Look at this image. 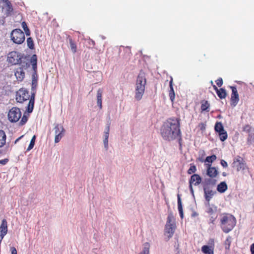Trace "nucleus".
<instances>
[{"instance_id": "obj_46", "label": "nucleus", "mask_w": 254, "mask_h": 254, "mask_svg": "<svg viewBox=\"0 0 254 254\" xmlns=\"http://www.w3.org/2000/svg\"><path fill=\"white\" fill-rule=\"evenodd\" d=\"M104 143L105 147L107 148L108 144V138H105L104 140Z\"/></svg>"}, {"instance_id": "obj_6", "label": "nucleus", "mask_w": 254, "mask_h": 254, "mask_svg": "<svg viewBox=\"0 0 254 254\" xmlns=\"http://www.w3.org/2000/svg\"><path fill=\"white\" fill-rule=\"evenodd\" d=\"M11 40L16 44H21L25 41V35L20 29L13 30L10 34Z\"/></svg>"}, {"instance_id": "obj_51", "label": "nucleus", "mask_w": 254, "mask_h": 254, "mask_svg": "<svg viewBox=\"0 0 254 254\" xmlns=\"http://www.w3.org/2000/svg\"><path fill=\"white\" fill-rule=\"evenodd\" d=\"M197 215H198V214L196 212H193L192 214V216H193V217H195V216H196Z\"/></svg>"}, {"instance_id": "obj_15", "label": "nucleus", "mask_w": 254, "mask_h": 254, "mask_svg": "<svg viewBox=\"0 0 254 254\" xmlns=\"http://www.w3.org/2000/svg\"><path fill=\"white\" fill-rule=\"evenodd\" d=\"M203 190L205 199L208 202V203H209V202L215 194V192L212 190V189L208 185H204Z\"/></svg>"}, {"instance_id": "obj_2", "label": "nucleus", "mask_w": 254, "mask_h": 254, "mask_svg": "<svg viewBox=\"0 0 254 254\" xmlns=\"http://www.w3.org/2000/svg\"><path fill=\"white\" fill-rule=\"evenodd\" d=\"M236 220L235 217L229 213L221 215L220 219V226L222 231L228 233L235 226Z\"/></svg>"}, {"instance_id": "obj_50", "label": "nucleus", "mask_w": 254, "mask_h": 254, "mask_svg": "<svg viewBox=\"0 0 254 254\" xmlns=\"http://www.w3.org/2000/svg\"><path fill=\"white\" fill-rule=\"evenodd\" d=\"M108 137H109V133L108 132H105V138H108Z\"/></svg>"}, {"instance_id": "obj_7", "label": "nucleus", "mask_w": 254, "mask_h": 254, "mask_svg": "<svg viewBox=\"0 0 254 254\" xmlns=\"http://www.w3.org/2000/svg\"><path fill=\"white\" fill-rule=\"evenodd\" d=\"M8 119L11 123L18 122L21 117L20 109L17 107H12L8 113Z\"/></svg>"}, {"instance_id": "obj_35", "label": "nucleus", "mask_w": 254, "mask_h": 254, "mask_svg": "<svg viewBox=\"0 0 254 254\" xmlns=\"http://www.w3.org/2000/svg\"><path fill=\"white\" fill-rule=\"evenodd\" d=\"M35 138H36V136H35V135H34L32 137V138L30 141V144L27 149V151L30 150L31 149H32L33 148L34 144H35Z\"/></svg>"}, {"instance_id": "obj_26", "label": "nucleus", "mask_w": 254, "mask_h": 254, "mask_svg": "<svg viewBox=\"0 0 254 254\" xmlns=\"http://www.w3.org/2000/svg\"><path fill=\"white\" fill-rule=\"evenodd\" d=\"M6 135L5 132L0 129V147L4 146L6 143Z\"/></svg>"}, {"instance_id": "obj_5", "label": "nucleus", "mask_w": 254, "mask_h": 254, "mask_svg": "<svg viewBox=\"0 0 254 254\" xmlns=\"http://www.w3.org/2000/svg\"><path fill=\"white\" fill-rule=\"evenodd\" d=\"M23 58V54L17 51H13L8 54L7 61L11 65H16L21 63L22 59Z\"/></svg>"}, {"instance_id": "obj_10", "label": "nucleus", "mask_w": 254, "mask_h": 254, "mask_svg": "<svg viewBox=\"0 0 254 254\" xmlns=\"http://www.w3.org/2000/svg\"><path fill=\"white\" fill-rule=\"evenodd\" d=\"M206 212L209 217V223L214 224L217 217V207L214 206H211L209 203H208Z\"/></svg>"}, {"instance_id": "obj_16", "label": "nucleus", "mask_w": 254, "mask_h": 254, "mask_svg": "<svg viewBox=\"0 0 254 254\" xmlns=\"http://www.w3.org/2000/svg\"><path fill=\"white\" fill-rule=\"evenodd\" d=\"M3 3L2 8L5 10V14L6 16L10 15L13 11V7L10 1L8 0H2Z\"/></svg>"}, {"instance_id": "obj_28", "label": "nucleus", "mask_w": 254, "mask_h": 254, "mask_svg": "<svg viewBox=\"0 0 254 254\" xmlns=\"http://www.w3.org/2000/svg\"><path fill=\"white\" fill-rule=\"evenodd\" d=\"M38 75L37 71H34L32 75V89L34 90L37 86Z\"/></svg>"}, {"instance_id": "obj_48", "label": "nucleus", "mask_w": 254, "mask_h": 254, "mask_svg": "<svg viewBox=\"0 0 254 254\" xmlns=\"http://www.w3.org/2000/svg\"><path fill=\"white\" fill-rule=\"evenodd\" d=\"M23 137V135L20 136L19 137H18V138H17L15 141H14V143H16L22 137Z\"/></svg>"}, {"instance_id": "obj_32", "label": "nucleus", "mask_w": 254, "mask_h": 254, "mask_svg": "<svg viewBox=\"0 0 254 254\" xmlns=\"http://www.w3.org/2000/svg\"><path fill=\"white\" fill-rule=\"evenodd\" d=\"M232 242V237L230 236H228L224 242L225 248L226 250H229Z\"/></svg>"}, {"instance_id": "obj_27", "label": "nucleus", "mask_w": 254, "mask_h": 254, "mask_svg": "<svg viewBox=\"0 0 254 254\" xmlns=\"http://www.w3.org/2000/svg\"><path fill=\"white\" fill-rule=\"evenodd\" d=\"M228 189L227 185L225 182H221L218 185L217 190L220 193L224 192Z\"/></svg>"}, {"instance_id": "obj_54", "label": "nucleus", "mask_w": 254, "mask_h": 254, "mask_svg": "<svg viewBox=\"0 0 254 254\" xmlns=\"http://www.w3.org/2000/svg\"><path fill=\"white\" fill-rule=\"evenodd\" d=\"M249 135V137L248 138V140H251V138H252V136H251V135L250 134Z\"/></svg>"}, {"instance_id": "obj_39", "label": "nucleus", "mask_w": 254, "mask_h": 254, "mask_svg": "<svg viewBox=\"0 0 254 254\" xmlns=\"http://www.w3.org/2000/svg\"><path fill=\"white\" fill-rule=\"evenodd\" d=\"M251 130V127L249 125H246L244 127V131L248 133H250Z\"/></svg>"}, {"instance_id": "obj_20", "label": "nucleus", "mask_w": 254, "mask_h": 254, "mask_svg": "<svg viewBox=\"0 0 254 254\" xmlns=\"http://www.w3.org/2000/svg\"><path fill=\"white\" fill-rule=\"evenodd\" d=\"M201 107V113H203L204 112H209L210 111V103L208 101L203 100L200 102Z\"/></svg>"}, {"instance_id": "obj_44", "label": "nucleus", "mask_w": 254, "mask_h": 254, "mask_svg": "<svg viewBox=\"0 0 254 254\" xmlns=\"http://www.w3.org/2000/svg\"><path fill=\"white\" fill-rule=\"evenodd\" d=\"M24 31L26 36H29L30 35V30L28 27L26 28V29L24 30Z\"/></svg>"}, {"instance_id": "obj_36", "label": "nucleus", "mask_w": 254, "mask_h": 254, "mask_svg": "<svg viewBox=\"0 0 254 254\" xmlns=\"http://www.w3.org/2000/svg\"><path fill=\"white\" fill-rule=\"evenodd\" d=\"M216 159V156L215 155L213 154L211 156H207L206 158L205 161L211 163L213 161H214Z\"/></svg>"}, {"instance_id": "obj_37", "label": "nucleus", "mask_w": 254, "mask_h": 254, "mask_svg": "<svg viewBox=\"0 0 254 254\" xmlns=\"http://www.w3.org/2000/svg\"><path fill=\"white\" fill-rule=\"evenodd\" d=\"M27 120H28L27 117L24 115L22 117L21 120H20V121L19 122V125L21 126L24 125L27 122Z\"/></svg>"}, {"instance_id": "obj_24", "label": "nucleus", "mask_w": 254, "mask_h": 254, "mask_svg": "<svg viewBox=\"0 0 254 254\" xmlns=\"http://www.w3.org/2000/svg\"><path fill=\"white\" fill-rule=\"evenodd\" d=\"M201 251L204 254H214V247L204 245L201 247Z\"/></svg>"}, {"instance_id": "obj_29", "label": "nucleus", "mask_w": 254, "mask_h": 254, "mask_svg": "<svg viewBox=\"0 0 254 254\" xmlns=\"http://www.w3.org/2000/svg\"><path fill=\"white\" fill-rule=\"evenodd\" d=\"M178 210L179 212L180 217H181V219H182L184 218L183 206H182L181 197L179 194L178 195Z\"/></svg>"}, {"instance_id": "obj_33", "label": "nucleus", "mask_w": 254, "mask_h": 254, "mask_svg": "<svg viewBox=\"0 0 254 254\" xmlns=\"http://www.w3.org/2000/svg\"><path fill=\"white\" fill-rule=\"evenodd\" d=\"M27 44L28 48L31 50L34 49V44L33 39L31 37H29L27 39Z\"/></svg>"}, {"instance_id": "obj_21", "label": "nucleus", "mask_w": 254, "mask_h": 254, "mask_svg": "<svg viewBox=\"0 0 254 254\" xmlns=\"http://www.w3.org/2000/svg\"><path fill=\"white\" fill-rule=\"evenodd\" d=\"M102 94L103 90L99 89L97 92V104L100 109L102 108Z\"/></svg>"}, {"instance_id": "obj_40", "label": "nucleus", "mask_w": 254, "mask_h": 254, "mask_svg": "<svg viewBox=\"0 0 254 254\" xmlns=\"http://www.w3.org/2000/svg\"><path fill=\"white\" fill-rule=\"evenodd\" d=\"M221 165L224 168L228 167V164L226 161L224 160H221L220 162Z\"/></svg>"}, {"instance_id": "obj_13", "label": "nucleus", "mask_w": 254, "mask_h": 254, "mask_svg": "<svg viewBox=\"0 0 254 254\" xmlns=\"http://www.w3.org/2000/svg\"><path fill=\"white\" fill-rule=\"evenodd\" d=\"M233 167L236 168L238 171H244L246 168L244 159L240 156H237L234 159Z\"/></svg>"}, {"instance_id": "obj_25", "label": "nucleus", "mask_w": 254, "mask_h": 254, "mask_svg": "<svg viewBox=\"0 0 254 254\" xmlns=\"http://www.w3.org/2000/svg\"><path fill=\"white\" fill-rule=\"evenodd\" d=\"M30 63L32 64L33 71H37V57L35 54L33 55L30 59Z\"/></svg>"}, {"instance_id": "obj_23", "label": "nucleus", "mask_w": 254, "mask_h": 254, "mask_svg": "<svg viewBox=\"0 0 254 254\" xmlns=\"http://www.w3.org/2000/svg\"><path fill=\"white\" fill-rule=\"evenodd\" d=\"M68 40L70 49L73 54H75L77 52V45L75 42L71 38L70 36H68L67 37Z\"/></svg>"}, {"instance_id": "obj_8", "label": "nucleus", "mask_w": 254, "mask_h": 254, "mask_svg": "<svg viewBox=\"0 0 254 254\" xmlns=\"http://www.w3.org/2000/svg\"><path fill=\"white\" fill-rule=\"evenodd\" d=\"M16 101L20 103L27 101L30 98V95L28 91L26 89L21 88L19 89L16 92L15 95Z\"/></svg>"}, {"instance_id": "obj_34", "label": "nucleus", "mask_w": 254, "mask_h": 254, "mask_svg": "<svg viewBox=\"0 0 254 254\" xmlns=\"http://www.w3.org/2000/svg\"><path fill=\"white\" fill-rule=\"evenodd\" d=\"M196 171V166L193 164H190V167L187 171L188 174L194 173Z\"/></svg>"}, {"instance_id": "obj_30", "label": "nucleus", "mask_w": 254, "mask_h": 254, "mask_svg": "<svg viewBox=\"0 0 254 254\" xmlns=\"http://www.w3.org/2000/svg\"><path fill=\"white\" fill-rule=\"evenodd\" d=\"M216 93L220 99H224L227 96V92L225 89L220 88L217 92Z\"/></svg>"}, {"instance_id": "obj_1", "label": "nucleus", "mask_w": 254, "mask_h": 254, "mask_svg": "<svg viewBox=\"0 0 254 254\" xmlns=\"http://www.w3.org/2000/svg\"><path fill=\"white\" fill-rule=\"evenodd\" d=\"M180 120L175 118L168 119L161 129V134L164 139L172 140L180 134Z\"/></svg>"}, {"instance_id": "obj_9", "label": "nucleus", "mask_w": 254, "mask_h": 254, "mask_svg": "<svg viewBox=\"0 0 254 254\" xmlns=\"http://www.w3.org/2000/svg\"><path fill=\"white\" fill-rule=\"evenodd\" d=\"M214 130L215 132H218L220 139L224 141L227 139L228 134L227 131L224 129V127L221 122H217L215 125Z\"/></svg>"}, {"instance_id": "obj_41", "label": "nucleus", "mask_w": 254, "mask_h": 254, "mask_svg": "<svg viewBox=\"0 0 254 254\" xmlns=\"http://www.w3.org/2000/svg\"><path fill=\"white\" fill-rule=\"evenodd\" d=\"M10 251H11V254H17V250L15 247H11Z\"/></svg>"}, {"instance_id": "obj_12", "label": "nucleus", "mask_w": 254, "mask_h": 254, "mask_svg": "<svg viewBox=\"0 0 254 254\" xmlns=\"http://www.w3.org/2000/svg\"><path fill=\"white\" fill-rule=\"evenodd\" d=\"M201 182V178L196 174H193L189 180V189L191 193L193 195L194 191L192 188V185L198 186Z\"/></svg>"}, {"instance_id": "obj_38", "label": "nucleus", "mask_w": 254, "mask_h": 254, "mask_svg": "<svg viewBox=\"0 0 254 254\" xmlns=\"http://www.w3.org/2000/svg\"><path fill=\"white\" fill-rule=\"evenodd\" d=\"M216 83L219 87H221L223 83V79L222 78L220 77L218 79H217L216 81Z\"/></svg>"}, {"instance_id": "obj_17", "label": "nucleus", "mask_w": 254, "mask_h": 254, "mask_svg": "<svg viewBox=\"0 0 254 254\" xmlns=\"http://www.w3.org/2000/svg\"><path fill=\"white\" fill-rule=\"evenodd\" d=\"M35 92H33L31 95L30 96L29 101L27 107L26 111L28 113H30L32 112L34 106V103H35Z\"/></svg>"}, {"instance_id": "obj_4", "label": "nucleus", "mask_w": 254, "mask_h": 254, "mask_svg": "<svg viewBox=\"0 0 254 254\" xmlns=\"http://www.w3.org/2000/svg\"><path fill=\"white\" fill-rule=\"evenodd\" d=\"M174 221L175 219L172 214H169L167 217V222L165 227V234L169 238L173 236L176 229V224Z\"/></svg>"}, {"instance_id": "obj_22", "label": "nucleus", "mask_w": 254, "mask_h": 254, "mask_svg": "<svg viewBox=\"0 0 254 254\" xmlns=\"http://www.w3.org/2000/svg\"><path fill=\"white\" fill-rule=\"evenodd\" d=\"M169 87L170 90L169 96L172 102H173L175 98V94L173 87V78L172 77H171V79L169 82Z\"/></svg>"}, {"instance_id": "obj_43", "label": "nucleus", "mask_w": 254, "mask_h": 254, "mask_svg": "<svg viewBox=\"0 0 254 254\" xmlns=\"http://www.w3.org/2000/svg\"><path fill=\"white\" fill-rule=\"evenodd\" d=\"M8 161V159H4L3 160H0V164H1L2 165H5L7 163Z\"/></svg>"}, {"instance_id": "obj_52", "label": "nucleus", "mask_w": 254, "mask_h": 254, "mask_svg": "<svg viewBox=\"0 0 254 254\" xmlns=\"http://www.w3.org/2000/svg\"><path fill=\"white\" fill-rule=\"evenodd\" d=\"M106 130V132H108L109 133V130H110V126H107Z\"/></svg>"}, {"instance_id": "obj_19", "label": "nucleus", "mask_w": 254, "mask_h": 254, "mask_svg": "<svg viewBox=\"0 0 254 254\" xmlns=\"http://www.w3.org/2000/svg\"><path fill=\"white\" fill-rule=\"evenodd\" d=\"M218 174V172L214 167H211V165L209 164V167L207 170V175L211 178H215Z\"/></svg>"}, {"instance_id": "obj_3", "label": "nucleus", "mask_w": 254, "mask_h": 254, "mask_svg": "<svg viewBox=\"0 0 254 254\" xmlns=\"http://www.w3.org/2000/svg\"><path fill=\"white\" fill-rule=\"evenodd\" d=\"M146 84L145 74L142 70H141L137 76L135 84L134 97L137 101L142 99L144 93Z\"/></svg>"}, {"instance_id": "obj_42", "label": "nucleus", "mask_w": 254, "mask_h": 254, "mask_svg": "<svg viewBox=\"0 0 254 254\" xmlns=\"http://www.w3.org/2000/svg\"><path fill=\"white\" fill-rule=\"evenodd\" d=\"M21 26H22V27L23 28V30H24L25 29H26V28H28V26H27V23L25 21H23L21 23Z\"/></svg>"}, {"instance_id": "obj_47", "label": "nucleus", "mask_w": 254, "mask_h": 254, "mask_svg": "<svg viewBox=\"0 0 254 254\" xmlns=\"http://www.w3.org/2000/svg\"><path fill=\"white\" fill-rule=\"evenodd\" d=\"M251 252L252 254H254V243L252 244L251 246Z\"/></svg>"}, {"instance_id": "obj_18", "label": "nucleus", "mask_w": 254, "mask_h": 254, "mask_svg": "<svg viewBox=\"0 0 254 254\" xmlns=\"http://www.w3.org/2000/svg\"><path fill=\"white\" fill-rule=\"evenodd\" d=\"M14 74L18 81H22L25 77V72L23 67H19L17 68Z\"/></svg>"}, {"instance_id": "obj_49", "label": "nucleus", "mask_w": 254, "mask_h": 254, "mask_svg": "<svg viewBox=\"0 0 254 254\" xmlns=\"http://www.w3.org/2000/svg\"><path fill=\"white\" fill-rule=\"evenodd\" d=\"M213 89L215 90V91H216V92L219 89H218L217 86L215 85H213Z\"/></svg>"}, {"instance_id": "obj_45", "label": "nucleus", "mask_w": 254, "mask_h": 254, "mask_svg": "<svg viewBox=\"0 0 254 254\" xmlns=\"http://www.w3.org/2000/svg\"><path fill=\"white\" fill-rule=\"evenodd\" d=\"M199 127L201 130H204L205 129V125L203 123H200L199 125Z\"/></svg>"}, {"instance_id": "obj_14", "label": "nucleus", "mask_w": 254, "mask_h": 254, "mask_svg": "<svg viewBox=\"0 0 254 254\" xmlns=\"http://www.w3.org/2000/svg\"><path fill=\"white\" fill-rule=\"evenodd\" d=\"M230 88L232 89V94L231 95V105L232 107H235L239 101V94L235 86H230Z\"/></svg>"}, {"instance_id": "obj_31", "label": "nucleus", "mask_w": 254, "mask_h": 254, "mask_svg": "<svg viewBox=\"0 0 254 254\" xmlns=\"http://www.w3.org/2000/svg\"><path fill=\"white\" fill-rule=\"evenodd\" d=\"M149 244L148 243H145L144 244V248L142 251L139 254H149Z\"/></svg>"}, {"instance_id": "obj_53", "label": "nucleus", "mask_w": 254, "mask_h": 254, "mask_svg": "<svg viewBox=\"0 0 254 254\" xmlns=\"http://www.w3.org/2000/svg\"><path fill=\"white\" fill-rule=\"evenodd\" d=\"M222 175L224 177L226 176H227V173L226 172H223L222 173Z\"/></svg>"}, {"instance_id": "obj_11", "label": "nucleus", "mask_w": 254, "mask_h": 254, "mask_svg": "<svg viewBox=\"0 0 254 254\" xmlns=\"http://www.w3.org/2000/svg\"><path fill=\"white\" fill-rule=\"evenodd\" d=\"M54 129L55 134V142L58 143L64 136L65 129L61 124H57L55 126Z\"/></svg>"}]
</instances>
